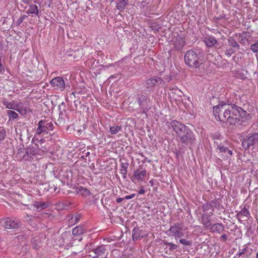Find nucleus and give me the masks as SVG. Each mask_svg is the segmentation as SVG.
Listing matches in <instances>:
<instances>
[{"label": "nucleus", "mask_w": 258, "mask_h": 258, "mask_svg": "<svg viewBox=\"0 0 258 258\" xmlns=\"http://www.w3.org/2000/svg\"><path fill=\"white\" fill-rule=\"evenodd\" d=\"M81 239H82L81 238L78 239L79 241H80Z\"/></svg>", "instance_id": "nucleus-46"}, {"label": "nucleus", "mask_w": 258, "mask_h": 258, "mask_svg": "<svg viewBox=\"0 0 258 258\" xmlns=\"http://www.w3.org/2000/svg\"><path fill=\"white\" fill-rule=\"evenodd\" d=\"M250 49L253 52H256L258 51V41L251 45Z\"/></svg>", "instance_id": "nucleus-31"}, {"label": "nucleus", "mask_w": 258, "mask_h": 258, "mask_svg": "<svg viewBox=\"0 0 258 258\" xmlns=\"http://www.w3.org/2000/svg\"><path fill=\"white\" fill-rule=\"evenodd\" d=\"M258 143V133L249 135L242 142V146L245 150Z\"/></svg>", "instance_id": "nucleus-6"}, {"label": "nucleus", "mask_w": 258, "mask_h": 258, "mask_svg": "<svg viewBox=\"0 0 258 258\" xmlns=\"http://www.w3.org/2000/svg\"><path fill=\"white\" fill-rule=\"evenodd\" d=\"M179 242L184 245H190L192 244L191 240H187L184 238L179 239Z\"/></svg>", "instance_id": "nucleus-29"}, {"label": "nucleus", "mask_w": 258, "mask_h": 258, "mask_svg": "<svg viewBox=\"0 0 258 258\" xmlns=\"http://www.w3.org/2000/svg\"><path fill=\"white\" fill-rule=\"evenodd\" d=\"M3 70H4V68L2 67L1 60L0 59V73H2Z\"/></svg>", "instance_id": "nucleus-41"}, {"label": "nucleus", "mask_w": 258, "mask_h": 258, "mask_svg": "<svg viewBox=\"0 0 258 258\" xmlns=\"http://www.w3.org/2000/svg\"><path fill=\"white\" fill-rule=\"evenodd\" d=\"M7 114L10 120L15 119L18 117V113L13 110H8Z\"/></svg>", "instance_id": "nucleus-25"}, {"label": "nucleus", "mask_w": 258, "mask_h": 258, "mask_svg": "<svg viewBox=\"0 0 258 258\" xmlns=\"http://www.w3.org/2000/svg\"><path fill=\"white\" fill-rule=\"evenodd\" d=\"M213 113L217 120L235 124L240 116L241 107L235 105H227L223 102L213 107Z\"/></svg>", "instance_id": "nucleus-1"}, {"label": "nucleus", "mask_w": 258, "mask_h": 258, "mask_svg": "<svg viewBox=\"0 0 258 258\" xmlns=\"http://www.w3.org/2000/svg\"><path fill=\"white\" fill-rule=\"evenodd\" d=\"M228 44L233 47H239V45L237 42L233 38H230L228 39Z\"/></svg>", "instance_id": "nucleus-27"}, {"label": "nucleus", "mask_w": 258, "mask_h": 258, "mask_svg": "<svg viewBox=\"0 0 258 258\" xmlns=\"http://www.w3.org/2000/svg\"><path fill=\"white\" fill-rule=\"evenodd\" d=\"M128 163L127 162L122 163L120 169V173L122 175V177L125 179L127 172V168L128 167Z\"/></svg>", "instance_id": "nucleus-20"}, {"label": "nucleus", "mask_w": 258, "mask_h": 258, "mask_svg": "<svg viewBox=\"0 0 258 258\" xmlns=\"http://www.w3.org/2000/svg\"><path fill=\"white\" fill-rule=\"evenodd\" d=\"M123 199L121 198H117L116 199V202L117 203H120L122 201Z\"/></svg>", "instance_id": "nucleus-42"}, {"label": "nucleus", "mask_w": 258, "mask_h": 258, "mask_svg": "<svg viewBox=\"0 0 258 258\" xmlns=\"http://www.w3.org/2000/svg\"><path fill=\"white\" fill-rule=\"evenodd\" d=\"M146 175V170L145 169H137L134 172V174L131 177V180L133 181L135 180L138 181H143L144 177Z\"/></svg>", "instance_id": "nucleus-11"}, {"label": "nucleus", "mask_w": 258, "mask_h": 258, "mask_svg": "<svg viewBox=\"0 0 258 258\" xmlns=\"http://www.w3.org/2000/svg\"><path fill=\"white\" fill-rule=\"evenodd\" d=\"M128 0H119L118 3L117 4L116 8L120 11H122L126 6Z\"/></svg>", "instance_id": "nucleus-24"}, {"label": "nucleus", "mask_w": 258, "mask_h": 258, "mask_svg": "<svg viewBox=\"0 0 258 258\" xmlns=\"http://www.w3.org/2000/svg\"><path fill=\"white\" fill-rule=\"evenodd\" d=\"M203 214H205L206 216L211 217L214 211V207L210 204L207 203L204 204L203 207Z\"/></svg>", "instance_id": "nucleus-14"}, {"label": "nucleus", "mask_w": 258, "mask_h": 258, "mask_svg": "<svg viewBox=\"0 0 258 258\" xmlns=\"http://www.w3.org/2000/svg\"><path fill=\"white\" fill-rule=\"evenodd\" d=\"M170 124L181 142L189 144H191L194 141L195 138L192 132L186 126L176 120H172Z\"/></svg>", "instance_id": "nucleus-2"}, {"label": "nucleus", "mask_w": 258, "mask_h": 258, "mask_svg": "<svg viewBox=\"0 0 258 258\" xmlns=\"http://www.w3.org/2000/svg\"><path fill=\"white\" fill-rule=\"evenodd\" d=\"M85 231V229L82 226H78L73 229L72 233L74 236H80Z\"/></svg>", "instance_id": "nucleus-23"}, {"label": "nucleus", "mask_w": 258, "mask_h": 258, "mask_svg": "<svg viewBox=\"0 0 258 258\" xmlns=\"http://www.w3.org/2000/svg\"><path fill=\"white\" fill-rule=\"evenodd\" d=\"M151 29H152V30L154 31L155 32H156V31H158L159 30V26H151Z\"/></svg>", "instance_id": "nucleus-36"}, {"label": "nucleus", "mask_w": 258, "mask_h": 258, "mask_svg": "<svg viewBox=\"0 0 258 258\" xmlns=\"http://www.w3.org/2000/svg\"><path fill=\"white\" fill-rule=\"evenodd\" d=\"M24 18V17H22L20 18L19 19V22L21 23L23 21Z\"/></svg>", "instance_id": "nucleus-44"}, {"label": "nucleus", "mask_w": 258, "mask_h": 258, "mask_svg": "<svg viewBox=\"0 0 258 258\" xmlns=\"http://www.w3.org/2000/svg\"><path fill=\"white\" fill-rule=\"evenodd\" d=\"M221 239L222 240H225L227 239V235L226 234H223L221 237Z\"/></svg>", "instance_id": "nucleus-38"}, {"label": "nucleus", "mask_w": 258, "mask_h": 258, "mask_svg": "<svg viewBox=\"0 0 258 258\" xmlns=\"http://www.w3.org/2000/svg\"><path fill=\"white\" fill-rule=\"evenodd\" d=\"M35 241H37L36 239H34L32 241V246L34 247V248H37V244L36 243H34Z\"/></svg>", "instance_id": "nucleus-39"}, {"label": "nucleus", "mask_w": 258, "mask_h": 258, "mask_svg": "<svg viewBox=\"0 0 258 258\" xmlns=\"http://www.w3.org/2000/svg\"><path fill=\"white\" fill-rule=\"evenodd\" d=\"M135 196H136V195L135 194H132L130 195L126 196L125 197H124V199L125 200L131 199L134 198L135 197Z\"/></svg>", "instance_id": "nucleus-34"}, {"label": "nucleus", "mask_w": 258, "mask_h": 258, "mask_svg": "<svg viewBox=\"0 0 258 258\" xmlns=\"http://www.w3.org/2000/svg\"><path fill=\"white\" fill-rule=\"evenodd\" d=\"M210 216H206L205 214H202V224L205 226V227L207 228H209L212 224L211 222Z\"/></svg>", "instance_id": "nucleus-21"}, {"label": "nucleus", "mask_w": 258, "mask_h": 258, "mask_svg": "<svg viewBox=\"0 0 258 258\" xmlns=\"http://www.w3.org/2000/svg\"><path fill=\"white\" fill-rule=\"evenodd\" d=\"M166 244L170 246V250H174L178 247L177 245L171 242H167Z\"/></svg>", "instance_id": "nucleus-32"}, {"label": "nucleus", "mask_w": 258, "mask_h": 258, "mask_svg": "<svg viewBox=\"0 0 258 258\" xmlns=\"http://www.w3.org/2000/svg\"><path fill=\"white\" fill-rule=\"evenodd\" d=\"M256 258H258V252L256 253Z\"/></svg>", "instance_id": "nucleus-45"}, {"label": "nucleus", "mask_w": 258, "mask_h": 258, "mask_svg": "<svg viewBox=\"0 0 258 258\" xmlns=\"http://www.w3.org/2000/svg\"><path fill=\"white\" fill-rule=\"evenodd\" d=\"M1 223L5 228L13 229L18 228L20 223L18 220L11 218H7L1 221Z\"/></svg>", "instance_id": "nucleus-8"}, {"label": "nucleus", "mask_w": 258, "mask_h": 258, "mask_svg": "<svg viewBox=\"0 0 258 258\" xmlns=\"http://www.w3.org/2000/svg\"><path fill=\"white\" fill-rule=\"evenodd\" d=\"M204 42L208 47L214 46L217 43L215 37L210 35H207L204 37Z\"/></svg>", "instance_id": "nucleus-13"}, {"label": "nucleus", "mask_w": 258, "mask_h": 258, "mask_svg": "<svg viewBox=\"0 0 258 258\" xmlns=\"http://www.w3.org/2000/svg\"><path fill=\"white\" fill-rule=\"evenodd\" d=\"M142 231L139 228H135L132 231V237L134 240H137L143 237Z\"/></svg>", "instance_id": "nucleus-19"}, {"label": "nucleus", "mask_w": 258, "mask_h": 258, "mask_svg": "<svg viewBox=\"0 0 258 258\" xmlns=\"http://www.w3.org/2000/svg\"><path fill=\"white\" fill-rule=\"evenodd\" d=\"M26 13L29 15H34L37 16L39 14L38 7L36 5L30 4L29 6V9L26 11Z\"/></svg>", "instance_id": "nucleus-17"}, {"label": "nucleus", "mask_w": 258, "mask_h": 258, "mask_svg": "<svg viewBox=\"0 0 258 258\" xmlns=\"http://www.w3.org/2000/svg\"><path fill=\"white\" fill-rule=\"evenodd\" d=\"M33 206L35 207L38 210L41 211L43 209L48 208L49 206V204L44 202L42 203L40 202H36L34 203Z\"/></svg>", "instance_id": "nucleus-22"}, {"label": "nucleus", "mask_w": 258, "mask_h": 258, "mask_svg": "<svg viewBox=\"0 0 258 258\" xmlns=\"http://www.w3.org/2000/svg\"><path fill=\"white\" fill-rule=\"evenodd\" d=\"M31 218H32V216H31L27 215V217H26V219H27V220H31Z\"/></svg>", "instance_id": "nucleus-43"}, {"label": "nucleus", "mask_w": 258, "mask_h": 258, "mask_svg": "<svg viewBox=\"0 0 258 258\" xmlns=\"http://www.w3.org/2000/svg\"><path fill=\"white\" fill-rule=\"evenodd\" d=\"M236 77L237 78H240V79H244L245 78V77H244V76L243 75H240V72H238L236 74Z\"/></svg>", "instance_id": "nucleus-35"}, {"label": "nucleus", "mask_w": 258, "mask_h": 258, "mask_svg": "<svg viewBox=\"0 0 258 258\" xmlns=\"http://www.w3.org/2000/svg\"><path fill=\"white\" fill-rule=\"evenodd\" d=\"M22 1L26 4H29L30 3V0H22Z\"/></svg>", "instance_id": "nucleus-40"}, {"label": "nucleus", "mask_w": 258, "mask_h": 258, "mask_svg": "<svg viewBox=\"0 0 258 258\" xmlns=\"http://www.w3.org/2000/svg\"><path fill=\"white\" fill-rule=\"evenodd\" d=\"M240 214L245 217H248L249 215V211L246 209L242 210L241 211Z\"/></svg>", "instance_id": "nucleus-33"}, {"label": "nucleus", "mask_w": 258, "mask_h": 258, "mask_svg": "<svg viewBox=\"0 0 258 258\" xmlns=\"http://www.w3.org/2000/svg\"><path fill=\"white\" fill-rule=\"evenodd\" d=\"M3 104L5 106L6 108L15 110L22 115H24L26 113V109L24 106L23 103L21 102H17L15 100L9 102L4 100L3 102Z\"/></svg>", "instance_id": "nucleus-4"}, {"label": "nucleus", "mask_w": 258, "mask_h": 258, "mask_svg": "<svg viewBox=\"0 0 258 258\" xmlns=\"http://www.w3.org/2000/svg\"><path fill=\"white\" fill-rule=\"evenodd\" d=\"M50 84L55 89L62 91L65 89V82L61 77H57L53 78L51 80Z\"/></svg>", "instance_id": "nucleus-9"}, {"label": "nucleus", "mask_w": 258, "mask_h": 258, "mask_svg": "<svg viewBox=\"0 0 258 258\" xmlns=\"http://www.w3.org/2000/svg\"><path fill=\"white\" fill-rule=\"evenodd\" d=\"M224 227L221 223H216L211 225L210 227V229L212 232H216L217 233H221L224 230Z\"/></svg>", "instance_id": "nucleus-15"}, {"label": "nucleus", "mask_w": 258, "mask_h": 258, "mask_svg": "<svg viewBox=\"0 0 258 258\" xmlns=\"http://www.w3.org/2000/svg\"><path fill=\"white\" fill-rule=\"evenodd\" d=\"M104 251H105V249H104V247L100 246L99 247H97L96 249H95L94 252L97 255L99 256L100 255H101V253H104Z\"/></svg>", "instance_id": "nucleus-28"}, {"label": "nucleus", "mask_w": 258, "mask_h": 258, "mask_svg": "<svg viewBox=\"0 0 258 258\" xmlns=\"http://www.w3.org/2000/svg\"><path fill=\"white\" fill-rule=\"evenodd\" d=\"M121 130V127L118 126H111L110 128V132L112 135H115Z\"/></svg>", "instance_id": "nucleus-26"}, {"label": "nucleus", "mask_w": 258, "mask_h": 258, "mask_svg": "<svg viewBox=\"0 0 258 258\" xmlns=\"http://www.w3.org/2000/svg\"><path fill=\"white\" fill-rule=\"evenodd\" d=\"M173 45L175 49H180L184 45V41L180 36L177 37L176 40L173 42Z\"/></svg>", "instance_id": "nucleus-16"}, {"label": "nucleus", "mask_w": 258, "mask_h": 258, "mask_svg": "<svg viewBox=\"0 0 258 258\" xmlns=\"http://www.w3.org/2000/svg\"><path fill=\"white\" fill-rule=\"evenodd\" d=\"M38 127L36 130V134L40 135L42 133L47 134L48 131L53 130V123L51 121L40 120L38 124Z\"/></svg>", "instance_id": "nucleus-5"}, {"label": "nucleus", "mask_w": 258, "mask_h": 258, "mask_svg": "<svg viewBox=\"0 0 258 258\" xmlns=\"http://www.w3.org/2000/svg\"><path fill=\"white\" fill-rule=\"evenodd\" d=\"M138 192L140 195H143L145 194V190L142 188L138 191Z\"/></svg>", "instance_id": "nucleus-37"}, {"label": "nucleus", "mask_w": 258, "mask_h": 258, "mask_svg": "<svg viewBox=\"0 0 258 258\" xmlns=\"http://www.w3.org/2000/svg\"><path fill=\"white\" fill-rule=\"evenodd\" d=\"M217 152L224 158H228L232 155V151L222 145H220L217 147Z\"/></svg>", "instance_id": "nucleus-10"}, {"label": "nucleus", "mask_w": 258, "mask_h": 258, "mask_svg": "<svg viewBox=\"0 0 258 258\" xmlns=\"http://www.w3.org/2000/svg\"><path fill=\"white\" fill-rule=\"evenodd\" d=\"M182 227L181 224L175 223L170 227L168 231L170 232L172 236H174L176 238H180L184 235Z\"/></svg>", "instance_id": "nucleus-7"}, {"label": "nucleus", "mask_w": 258, "mask_h": 258, "mask_svg": "<svg viewBox=\"0 0 258 258\" xmlns=\"http://www.w3.org/2000/svg\"><path fill=\"white\" fill-rule=\"evenodd\" d=\"M162 80L160 78L155 77L147 80L146 86L148 88H151L157 85L162 84Z\"/></svg>", "instance_id": "nucleus-12"}, {"label": "nucleus", "mask_w": 258, "mask_h": 258, "mask_svg": "<svg viewBox=\"0 0 258 258\" xmlns=\"http://www.w3.org/2000/svg\"><path fill=\"white\" fill-rule=\"evenodd\" d=\"M76 190L78 194L81 195L83 197H86L91 195L90 190L82 186H78Z\"/></svg>", "instance_id": "nucleus-18"}, {"label": "nucleus", "mask_w": 258, "mask_h": 258, "mask_svg": "<svg viewBox=\"0 0 258 258\" xmlns=\"http://www.w3.org/2000/svg\"><path fill=\"white\" fill-rule=\"evenodd\" d=\"M184 61L188 67L197 68L202 64L200 56L193 50L187 51L184 55Z\"/></svg>", "instance_id": "nucleus-3"}, {"label": "nucleus", "mask_w": 258, "mask_h": 258, "mask_svg": "<svg viewBox=\"0 0 258 258\" xmlns=\"http://www.w3.org/2000/svg\"><path fill=\"white\" fill-rule=\"evenodd\" d=\"M6 136V132L4 128H0V142L5 140Z\"/></svg>", "instance_id": "nucleus-30"}]
</instances>
